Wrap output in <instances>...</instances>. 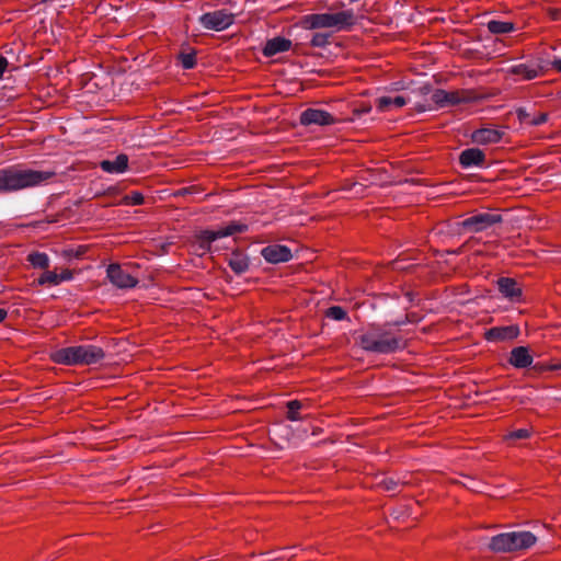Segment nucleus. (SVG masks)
Instances as JSON below:
<instances>
[{
    "mask_svg": "<svg viewBox=\"0 0 561 561\" xmlns=\"http://www.w3.org/2000/svg\"><path fill=\"white\" fill-rule=\"evenodd\" d=\"M8 317V311L5 309L0 308V323L5 320Z\"/></svg>",
    "mask_w": 561,
    "mask_h": 561,
    "instance_id": "obj_44",
    "label": "nucleus"
},
{
    "mask_svg": "<svg viewBox=\"0 0 561 561\" xmlns=\"http://www.w3.org/2000/svg\"><path fill=\"white\" fill-rule=\"evenodd\" d=\"M199 24L205 30L225 31L234 22V15L225 9L206 12L198 18Z\"/></svg>",
    "mask_w": 561,
    "mask_h": 561,
    "instance_id": "obj_6",
    "label": "nucleus"
},
{
    "mask_svg": "<svg viewBox=\"0 0 561 561\" xmlns=\"http://www.w3.org/2000/svg\"><path fill=\"white\" fill-rule=\"evenodd\" d=\"M486 26L492 34H507L515 30V26L512 22L497 20L489 21Z\"/></svg>",
    "mask_w": 561,
    "mask_h": 561,
    "instance_id": "obj_23",
    "label": "nucleus"
},
{
    "mask_svg": "<svg viewBox=\"0 0 561 561\" xmlns=\"http://www.w3.org/2000/svg\"><path fill=\"white\" fill-rule=\"evenodd\" d=\"M401 484L399 479H394L393 477H383L378 482V485L383 488L386 491L394 492L398 491L399 485Z\"/></svg>",
    "mask_w": 561,
    "mask_h": 561,
    "instance_id": "obj_28",
    "label": "nucleus"
},
{
    "mask_svg": "<svg viewBox=\"0 0 561 561\" xmlns=\"http://www.w3.org/2000/svg\"><path fill=\"white\" fill-rule=\"evenodd\" d=\"M499 291L511 301H519L522 297V288L517 282L511 277H501L497 280Z\"/></svg>",
    "mask_w": 561,
    "mask_h": 561,
    "instance_id": "obj_17",
    "label": "nucleus"
},
{
    "mask_svg": "<svg viewBox=\"0 0 561 561\" xmlns=\"http://www.w3.org/2000/svg\"><path fill=\"white\" fill-rule=\"evenodd\" d=\"M181 66L183 69H192L196 65V58L194 53H181L179 56Z\"/></svg>",
    "mask_w": 561,
    "mask_h": 561,
    "instance_id": "obj_30",
    "label": "nucleus"
},
{
    "mask_svg": "<svg viewBox=\"0 0 561 561\" xmlns=\"http://www.w3.org/2000/svg\"><path fill=\"white\" fill-rule=\"evenodd\" d=\"M516 115L520 123L529 124V121L531 119V115L526 107L516 108Z\"/></svg>",
    "mask_w": 561,
    "mask_h": 561,
    "instance_id": "obj_34",
    "label": "nucleus"
},
{
    "mask_svg": "<svg viewBox=\"0 0 561 561\" xmlns=\"http://www.w3.org/2000/svg\"><path fill=\"white\" fill-rule=\"evenodd\" d=\"M104 357V350L92 344L58 348L50 355L54 363L66 366L94 365Z\"/></svg>",
    "mask_w": 561,
    "mask_h": 561,
    "instance_id": "obj_3",
    "label": "nucleus"
},
{
    "mask_svg": "<svg viewBox=\"0 0 561 561\" xmlns=\"http://www.w3.org/2000/svg\"><path fill=\"white\" fill-rule=\"evenodd\" d=\"M468 102V99L461 98L460 94L456 91H448V96L446 98V107L455 106L461 103Z\"/></svg>",
    "mask_w": 561,
    "mask_h": 561,
    "instance_id": "obj_33",
    "label": "nucleus"
},
{
    "mask_svg": "<svg viewBox=\"0 0 561 561\" xmlns=\"http://www.w3.org/2000/svg\"><path fill=\"white\" fill-rule=\"evenodd\" d=\"M358 345L367 353L392 354L402 350L404 342L387 324L373 323L358 336Z\"/></svg>",
    "mask_w": 561,
    "mask_h": 561,
    "instance_id": "obj_2",
    "label": "nucleus"
},
{
    "mask_svg": "<svg viewBox=\"0 0 561 561\" xmlns=\"http://www.w3.org/2000/svg\"><path fill=\"white\" fill-rule=\"evenodd\" d=\"M548 67V61L542 58L530 59L526 62L513 65L507 73L520 76L524 80H533L540 77Z\"/></svg>",
    "mask_w": 561,
    "mask_h": 561,
    "instance_id": "obj_8",
    "label": "nucleus"
},
{
    "mask_svg": "<svg viewBox=\"0 0 561 561\" xmlns=\"http://www.w3.org/2000/svg\"><path fill=\"white\" fill-rule=\"evenodd\" d=\"M533 362L534 358L528 346H516L510 353L508 363L517 369L528 368Z\"/></svg>",
    "mask_w": 561,
    "mask_h": 561,
    "instance_id": "obj_14",
    "label": "nucleus"
},
{
    "mask_svg": "<svg viewBox=\"0 0 561 561\" xmlns=\"http://www.w3.org/2000/svg\"><path fill=\"white\" fill-rule=\"evenodd\" d=\"M502 221L503 217L499 214L479 213L462 220L459 226L463 230L477 233L484 231L496 224H501Z\"/></svg>",
    "mask_w": 561,
    "mask_h": 561,
    "instance_id": "obj_7",
    "label": "nucleus"
},
{
    "mask_svg": "<svg viewBox=\"0 0 561 561\" xmlns=\"http://www.w3.org/2000/svg\"><path fill=\"white\" fill-rule=\"evenodd\" d=\"M552 369H561V365H556L551 367Z\"/></svg>",
    "mask_w": 561,
    "mask_h": 561,
    "instance_id": "obj_47",
    "label": "nucleus"
},
{
    "mask_svg": "<svg viewBox=\"0 0 561 561\" xmlns=\"http://www.w3.org/2000/svg\"><path fill=\"white\" fill-rule=\"evenodd\" d=\"M485 162V154L479 148H468L460 152L459 163L463 169L482 167Z\"/></svg>",
    "mask_w": 561,
    "mask_h": 561,
    "instance_id": "obj_15",
    "label": "nucleus"
},
{
    "mask_svg": "<svg viewBox=\"0 0 561 561\" xmlns=\"http://www.w3.org/2000/svg\"><path fill=\"white\" fill-rule=\"evenodd\" d=\"M106 276L115 287L121 289L134 288L138 284V279L125 272L119 264H110Z\"/></svg>",
    "mask_w": 561,
    "mask_h": 561,
    "instance_id": "obj_9",
    "label": "nucleus"
},
{
    "mask_svg": "<svg viewBox=\"0 0 561 561\" xmlns=\"http://www.w3.org/2000/svg\"><path fill=\"white\" fill-rule=\"evenodd\" d=\"M27 261L35 268H47L49 266V257L44 252H32L27 255Z\"/></svg>",
    "mask_w": 561,
    "mask_h": 561,
    "instance_id": "obj_24",
    "label": "nucleus"
},
{
    "mask_svg": "<svg viewBox=\"0 0 561 561\" xmlns=\"http://www.w3.org/2000/svg\"><path fill=\"white\" fill-rule=\"evenodd\" d=\"M371 111V107L370 106H364L362 108H356L354 111V114L356 116H360V115H364V114H368L369 112Z\"/></svg>",
    "mask_w": 561,
    "mask_h": 561,
    "instance_id": "obj_40",
    "label": "nucleus"
},
{
    "mask_svg": "<svg viewBox=\"0 0 561 561\" xmlns=\"http://www.w3.org/2000/svg\"><path fill=\"white\" fill-rule=\"evenodd\" d=\"M305 28L319 30L331 28L334 32L350 31L356 23V16L352 9L335 13H311L304 16Z\"/></svg>",
    "mask_w": 561,
    "mask_h": 561,
    "instance_id": "obj_4",
    "label": "nucleus"
},
{
    "mask_svg": "<svg viewBox=\"0 0 561 561\" xmlns=\"http://www.w3.org/2000/svg\"><path fill=\"white\" fill-rule=\"evenodd\" d=\"M144 195L140 192H131L130 194L126 195L123 199L125 205L130 206H138L144 204Z\"/></svg>",
    "mask_w": 561,
    "mask_h": 561,
    "instance_id": "obj_32",
    "label": "nucleus"
},
{
    "mask_svg": "<svg viewBox=\"0 0 561 561\" xmlns=\"http://www.w3.org/2000/svg\"><path fill=\"white\" fill-rule=\"evenodd\" d=\"M248 230V225L232 221L218 230H202L196 234V242L199 250L205 252L211 251V244L220 238L233 236Z\"/></svg>",
    "mask_w": 561,
    "mask_h": 561,
    "instance_id": "obj_5",
    "label": "nucleus"
},
{
    "mask_svg": "<svg viewBox=\"0 0 561 561\" xmlns=\"http://www.w3.org/2000/svg\"><path fill=\"white\" fill-rule=\"evenodd\" d=\"M8 59L3 56H0V79H2L3 73L8 67Z\"/></svg>",
    "mask_w": 561,
    "mask_h": 561,
    "instance_id": "obj_39",
    "label": "nucleus"
},
{
    "mask_svg": "<svg viewBox=\"0 0 561 561\" xmlns=\"http://www.w3.org/2000/svg\"><path fill=\"white\" fill-rule=\"evenodd\" d=\"M261 255L266 262L272 264L285 263L293 257L290 249L282 244H271L263 248Z\"/></svg>",
    "mask_w": 561,
    "mask_h": 561,
    "instance_id": "obj_11",
    "label": "nucleus"
},
{
    "mask_svg": "<svg viewBox=\"0 0 561 561\" xmlns=\"http://www.w3.org/2000/svg\"><path fill=\"white\" fill-rule=\"evenodd\" d=\"M229 267L237 274L241 275L245 273L249 270L250 266V260L247 254H244L242 251H233L227 259H226Z\"/></svg>",
    "mask_w": 561,
    "mask_h": 561,
    "instance_id": "obj_20",
    "label": "nucleus"
},
{
    "mask_svg": "<svg viewBox=\"0 0 561 561\" xmlns=\"http://www.w3.org/2000/svg\"><path fill=\"white\" fill-rule=\"evenodd\" d=\"M421 90H422V93H423V94H426V93H428V92H430V88H428V87H424V88H422Z\"/></svg>",
    "mask_w": 561,
    "mask_h": 561,
    "instance_id": "obj_45",
    "label": "nucleus"
},
{
    "mask_svg": "<svg viewBox=\"0 0 561 561\" xmlns=\"http://www.w3.org/2000/svg\"><path fill=\"white\" fill-rule=\"evenodd\" d=\"M488 548L495 553L512 552L506 533L491 537L488 543Z\"/></svg>",
    "mask_w": 561,
    "mask_h": 561,
    "instance_id": "obj_22",
    "label": "nucleus"
},
{
    "mask_svg": "<svg viewBox=\"0 0 561 561\" xmlns=\"http://www.w3.org/2000/svg\"><path fill=\"white\" fill-rule=\"evenodd\" d=\"M37 284L43 286V285H46V284H49V285H58V277H57V273L56 272H53V271H46L44 272L37 279Z\"/></svg>",
    "mask_w": 561,
    "mask_h": 561,
    "instance_id": "obj_29",
    "label": "nucleus"
},
{
    "mask_svg": "<svg viewBox=\"0 0 561 561\" xmlns=\"http://www.w3.org/2000/svg\"><path fill=\"white\" fill-rule=\"evenodd\" d=\"M507 539L511 546V550L517 551L528 549L534 546L537 541L536 536L530 531H511L506 533Z\"/></svg>",
    "mask_w": 561,
    "mask_h": 561,
    "instance_id": "obj_13",
    "label": "nucleus"
},
{
    "mask_svg": "<svg viewBox=\"0 0 561 561\" xmlns=\"http://www.w3.org/2000/svg\"><path fill=\"white\" fill-rule=\"evenodd\" d=\"M548 121V114L547 113H540L536 116H531V119L529 121V125L531 126H540L545 124Z\"/></svg>",
    "mask_w": 561,
    "mask_h": 561,
    "instance_id": "obj_36",
    "label": "nucleus"
},
{
    "mask_svg": "<svg viewBox=\"0 0 561 561\" xmlns=\"http://www.w3.org/2000/svg\"><path fill=\"white\" fill-rule=\"evenodd\" d=\"M414 108L420 113L431 110L430 106H426L424 104H415Z\"/></svg>",
    "mask_w": 561,
    "mask_h": 561,
    "instance_id": "obj_42",
    "label": "nucleus"
},
{
    "mask_svg": "<svg viewBox=\"0 0 561 561\" xmlns=\"http://www.w3.org/2000/svg\"><path fill=\"white\" fill-rule=\"evenodd\" d=\"M504 133L496 128H480L471 134V139L478 145L497 144L502 139Z\"/></svg>",
    "mask_w": 561,
    "mask_h": 561,
    "instance_id": "obj_16",
    "label": "nucleus"
},
{
    "mask_svg": "<svg viewBox=\"0 0 561 561\" xmlns=\"http://www.w3.org/2000/svg\"><path fill=\"white\" fill-rule=\"evenodd\" d=\"M409 99L403 95H397L394 98L391 96H380L377 99V108L379 112L388 111L391 106L400 108L409 103Z\"/></svg>",
    "mask_w": 561,
    "mask_h": 561,
    "instance_id": "obj_21",
    "label": "nucleus"
},
{
    "mask_svg": "<svg viewBox=\"0 0 561 561\" xmlns=\"http://www.w3.org/2000/svg\"><path fill=\"white\" fill-rule=\"evenodd\" d=\"M57 277H58V285H59L61 282L71 280L73 275H72L71 271L64 270L60 274H57Z\"/></svg>",
    "mask_w": 561,
    "mask_h": 561,
    "instance_id": "obj_38",
    "label": "nucleus"
},
{
    "mask_svg": "<svg viewBox=\"0 0 561 561\" xmlns=\"http://www.w3.org/2000/svg\"><path fill=\"white\" fill-rule=\"evenodd\" d=\"M404 296H405V298H407L409 304H413L414 302V294L413 293L408 291V293H405Z\"/></svg>",
    "mask_w": 561,
    "mask_h": 561,
    "instance_id": "obj_43",
    "label": "nucleus"
},
{
    "mask_svg": "<svg viewBox=\"0 0 561 561\" xmlns=\"http://www.w3.org/2000/svg\"><path fill=\"white\" fill-rule=\"evenodd\" d=\"M551 65L554 69L561 72V58H556L551 61Z\"/></svg>",
    "mask_w": 561,
    "mask_h": 561,
    "instance_id": "obj_41",
    "label": "nucleus"
},
{
    "mask_svg": "<svg viewBox=\"0 0 561 561\" xmlns=\"http://www.w3.org/2000/svg\"><path fill=\"white\" fill-rule=\"evenodd\" d=\"M100 168L108 174H122L128 169V156L119 153L113 160H102Z\"/></svg>",
    "mask_w": 561,
    "mask_h": 561,
    "instance_id": "obj_18",
    "label": "nucleus"
},
{
    "mask_svg": "<svg viewBox=\"0 0 561 561\" xmlns=\"http://www.w3.org/2000/svg\"><path fill=\"white\" fill-rule=\"evenodd\" d=\"M408 322H410V318L407 314L401 319H398V320L391 321V322H386L385 324H387L388 328L391 329V327H402V325L407 324Z\"/></svg>",
    "mask_w": 561,
    "mask_h": 561,
    "instance_id": "obj_37",
    "label": "nucleus"
},
{
    "mask_svg": "<svg viewBox=\"0 0 561 561\" xmlns=\"http://www.w3.org/2000/svg\"><path fill=\"white\" fill-rule=\"evenodd\" d=\"M520 333L518 325L493 327L485 331L484 337L489 342L512 341Z\"/></svg>",
    "mask_w": 561,
    "mask_h": 561,
    "instance_id": "obj_12",
    "label": "nucleus"
},
{
    "mask_svg": "<svg viewBox=\"0 0 561 561\" xmlns=\"http://www.w3.org/2000/svg\"><path fill=\"white\" fill-rule=\"evenodd\" d=\"M448 96V91L443 89H436L432 93V101L435 103L437 107H446V98Z\"/></svg>",
    "mask_w": 561,
    "mask_h": 561,
    "instance_id": "obj_31",
    "label": "nucleus"
},
{
    "mask_svg": "<svg viewBox=\"0 0 561 561\" xmlns=\"http://www.w3.org/2000/svg\"><path fill=\"white\" fill-rule=\"evenodd\" d=\"M302 408V403L299 400H291L287 402V419L293 422L300 421L302 417L299 414V410Z\"/></svg>",
    "mask_w": 561,
    "mask_h": 561,
    "instance_id": "obj_25",
    "label": "nucleus"
},
{
    "mask_svg": "<svg viewBox=\"0 0 561 561\" xmlns=\"http://www.w3.org/2000/svg\"><path fill=\"white\" fill-rule=\"evenodd\" d=\"M529 435H530L529 430L519 428V430H516V431H513L512 433H510L508 438L510 439H525V438L529 437Z\"/></svg>",
    "mask_w": 561,
    "mask_h": 561,
    "instance_id": "obj_35",
    "label": "nucleus"
},
{
    "mask_svg": "<svg viewBox=\"0 0 561 561\" xmlns=\"http://www.w3.org/2000/svg\"><path fill=\"white\" fill-rule=\"evenodd\" d=\"M534 368H535V369H537V370L541 369V367L539 366V364L534 365Z\"/></svg>",
    "mask_w": 561,
    "mask_h": 561,
    "instance_id": "obj_48",
    "label": "nucleus"
},
{
    "mask_svg": "<svg viewBox=\"0 0 561 561\" xmlns=\"http://www.w3.org/2000/svg\"><path fill=\"white\" fill-rule=\"evenodd\" d=\"M325 316L329 319L335 320V321H342L348 319L347 312L344 308L341 306H332L327 309Z\"/></svg>",
    "mask_w": 561,
    "mask_h": 561,
    "instance_id": "obj_26",
    "label": "nucleus"
},
{
    "mask_svg": "<svg viewBox=\"0 0 561 561\" xmlns=\"http://www.w3.org/2000/svg\"><path fill=\"white\" fill-rule=\"evenodd\" d=\"M330 37V33L318 32L312 35L310 44L313 47L323 48L329 44Z\"/></svg>",
    "mask_w": 561,
    "mask_h": 561,
    "instance_id": "obj_27",
    "label": "nucleus"
},
{
    "mask_svg": "<svg viewBox=\"0 0 561 561\" xmlns=\"http://www.w3.org/2000/svg\"><path fill=\"white\" fill-rule=\"evenodd\" d=\"M56 176L51 170H33L21 165L0 169V194H9L25 188L41 186Z\"/></svg>",
    "mask_w": 561,
    "mask_h": 561,
    "instance_id": "obj_1",
    "label": "nucleus"
},
{
    "mask_svg": "<svg viewBox=\"0 0 561 561\" xmlns=\"http://www.w3.org/2000/svg\"><path fill=\"white\" fill-rule=\"evenodd\" d=\"M320 432H321V430H320V428H314V431H313V435H317V434H319Z\"/></svg>",
    "mask_w": 561,
    "mask_h": 561,
    "instance_id": "obj_46",
    "label": "nucleus"
},
{
    "mask_svg": "<svg viewBox=\"0 0 561 561\" xmlns=\"http://www.w3.org/2000/svg\"><path fill=\"white\" fill-rule=\"evenodd\" d=\"M299 122L302 126H328L334 124L336 119L324 110L309 107L301 112Z\"/></svg>",
    "mask_w": 561,
    "mask_h": 561,
    "instance_id": "obj_10",
    "label": "nucleus"
},
{
    "mask_svg": "<svg viewBox=\"0 0 561 561\" xmlns=\"http://www.w3.org/2000/svg\"><path fill=\"white\" fill-rule=\"evenodd\" d=\"M291 47V41L282 36H276L267 39L262 53L265 57H273L279 53L289 50Z\"/></svg>",
    "mask_w": 561,
    "mask_h": 561,
    "instance_id": "obj_19",
    "label": "nucleus"
}]
</instances>
